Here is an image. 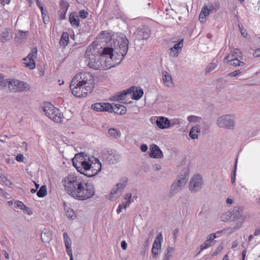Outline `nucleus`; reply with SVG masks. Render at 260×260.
<instances>
[{
  "label": "nucleus",
  "instance_id": "57",
  "mask_svg": "<svg viewBox=\"0 0 260 260\" xmlns=\"http://www.w3.org/2000/svg\"><path fill=\"white\" fill-rule=\"evenodd\" d=\"M223 248L222 246H219L217 247L216 251H215L213 253L214 255H217L219 252H220Z\"/></svg>",
  "mask_w": 260,
  "mask_h": 260
},
{
  "label": "nucleus",
  "instance_id": "5",
  "mask_svg": "<svg viewBox=\"0 0 260 260\" xmlns=\"http://www.w3.org/2000/svg\"><path fill=\"white\" fill-rule=\"evenodd\" d=\"M143 94V90L139 87L133 86L127 91L118 92L117 94L113 96L112 100L113 101H123L126 96H130L132 99L138 100L140 99Z\"/></svg>",
  "mask_w": 260,
  "mask_h": 260
},
{
  "label": "nucleus",
  "instance_id": "6",
  "mask_svg": "<svg viewBox=\"0 0 260 260\" xmlns=\"http://www.w3.org/2000/svg\"><path fill=\"white\" fill-rule=\"evenodd\" d=\"M90 161L89 158L86 160L82 156H76L73 159V165L78 172L86 175V173L89 172V168L90 166Z\"/></svg>",
  "mask_w": 260,
  "mask_h": 260
},
{
  "label": "nucleus",
  "instance_id": "3",
  "mask_svg": "<svg viewBox=\"0 0 260 260\" xmlns=\"http://www.w3.org/2000/svg\"><path fill=\"white\" fill-rule=\"evenodd\" d=\"M77 190L78 191L74 198L78 200H86L93 197L95 194L94 185L92 183L86 180H84L81 186Z\"/></svg>",
  "mask_w": 260,
  "mask_h": 260
},
{
  "label": "nucleus",
  "instance_id": "16",
  "mask_svg": "<svg viewBox=\"0 0 260 260\" xmlns=\"http://www.w3.org/2000/svg\"><path fill=\"white\" fill-rule=\"evenodd\" d=\"M151 34L150 29L146 26L138 28L136 31V35L139 40H147Z\"/></svg>",
  "mask_w": 260,
  "mask_h": 260
},
{
  "label": "nucleus",
  "instance_id": "59",
  "mask_svg": "<svg viewBox=\"0 0 260 260\" xmlns=\"http://www.w3.org/2000/svg\"><path fill=\"white\" fill-rule=\"evenodd\" d=\"M131 198H132L131 193H127L124 197V199L127 201H131Z\"/></svg>",
  "mask_w": 260,
  "mask_h": 260
},
{
  "label": "nucleus",
  "instance_id": "26",
  "mask_svg": "<svg viewBox=\"0 0 260 260\" xmlns=\"http://www.w3.org/2000/svg\"><path fill=\"white\" fill-rule=\"evenodd\" d=\"M162 80L166 86L171 87L173 86V81L171 76L166 71L162 73Z\"/></svg>",
  "mask_w": 260,
  "mask_h": 260
},
{
  "label": "nucleus",
  "instance_id": "19",
  "mask_svg": "<svg viewBox=\"0 0 260 260\" xmlns=\"http://www.w3.org/2000/svg\"><path fill=\"white\" fill-rule=\"evenodd\" d=\"M149 155L152 158H159L162 157V152L156 145L153 144L150 146Z\"/></svg>",
  "mask_w": 260,
  "mask_h": 260
},
{
  "label": "nucleus",
  "instance_id": "52",
  "mask_svg": "<svg viewBox=\"0 0 260 260\" xmlns=\"http://www.w3.org/2000/svg\"><path fill=\"white\" fill-rule=\"evenodd\" d=\"M229 218V215L227 214H224L221 216V219L222 221H225L228 220Z\"/></svg>",
  "mask_w": 260,
  "mask_h": 260
},
{
  "label": "nucleus",
  "instance_id": "33",
  "mask_svg": "<svg viewBox=\"0 0 260 260\" xmlns=\"http://www.w3.org/2000/svg\"><path fill=\"white\" fill-rule=\"evenodd\" d=\"M29 89V85L23 81H17V91H24Z\"/></svg>",
  "mask_w": 260,
  "mask_h": 260
},
{
  "label": "nucleus",
  "instance_id": "11",
  "mask_svg": "<svg viewBox=\"0 0 260 260\" xmlns=\"http://www.w3.org/2000/svg\"><path fill=\"white\" fill-rule=\"evenodd\" d=\"M117 49L118 50L116 51L117 57H115L116 58H115L116 59V63H119L127 53L128 50V40L126 39L123 40Z\"/></svg>",
  "mask_w": 260,
  "mask_h": 260
},
{
  "label": "nucleus",
  "instance_id": "30",
  "mask_svg": "<svg viewBox=\"0 0 260 260\" xmlns=\"http://www.w3.org/2000/svg\"><path fill=\"white\" fill-rule=\"evenodd\" d=\"M210 14V12L208 10V7L205 5L204 6L202 10L199 15V20L201 22L204 23L206 21V17H207Z\"/></svg>",
  "mask_w": 260,
  "mask_h": 260
},
{
  "label": "nucleus",
  "instance_id": "40",
  "mask_svg": "<svg viewBox=\"0 0 260 260\" xmlns=\"http://www.w3.org/2000/svg\"><path fill=\"white\" fill-rule=\"evenodd\" d=\"M67 217L69 219H75L76 215L73 210L72 209H68L66 212Z\"/></svg>",
  "mask_w": 260,
  "mask_h": 260
},
{
  "label": "nucleus",
  "instance_id": "34",
  "mask_svg": "<svg viewBox=\"0 0 260 260\" xmlns=\"http://www.w3.org/2000/svg\"><path fill=\"white\" fill-rule=\"evenodd\" d=\"M69 41V34L67 32L62 33L60 38L59 43L61 45L65 47L68 45Z\"/></svg>",
  "mask_w": 260,
  "mask_h": 260
},
{
  "label": "nucleus",
  "instance_id": "50",
  "mask_svg": "<svg viewBox=\"0 0 260 260\" xmlns=\"http://www.w3.org/2000/svg\"><path fill=\"white\" fill-rule=\"evenodd\" d=\"M240 73H241L240 71L239 70H236V71L231 73L230 75L231 77H236V76L239 75Z\"/></svg>",
  "mask_w": 260,
  "mask_h": 260
},
{
  "label": "nucleus",
  "instance_id": "22",
  "mask_svg": "<svg viewBox=\"0 0 260 260\" xmlns=\"http://www.w3.org/2000/svg\"><path fill=\"white\" fill-rule=\"evenodd\" d=\"M69 21L73 27L78 28L79 27L80 19L77 12H73L70 14Z\"/></svg>",
  "mask_w": 260,
  "mask_h": 260
},
{
  "label": "nucleus",
  "instance_id": "35",
  "mask_svg": "<svg viewBox=\"0 0 260 260\" xmlns=\"http://www.w3.org/2000/svg\"><path fill=\"white\" fill-rule=\"evenodd\" d=\"M162 240V237L161 233H159L156 238H155L154 242L153 244L152 247L154 249L156 248L157 249H160L161 248V242Z\"/></svg>",
  "mask_w": 260,
  "mask_h": 260
},
{
  "label": "nucleus",
  "instance_id": "53",
  "mask_svg": "<svg viewBox=\"0 0 260 260\" xmlns=\"http://www.w3.org/2000/svg\"><path fill=\"white\" fill-rule=\"evenodd\" d=\"M253 55L254 57H259L260 56V48L256 49L254 51Z\"/></svg>",
  "mask_w": 260,
  "mask_h": 260
},
{
  "label": "nucleus",
  "instance_id": "45",
  "mask_svg": "<svg viewBox=\"0 0 260 260\" xmlns=\"http://www.w3.org/2000/svg\"><path fill=\"white\" fill-rule=\"evenodd\" d=\"M3 182L7 186H10L12 184L11 182L9 179H8L7 177L3 175L2 178H1Z\"/></svg>",
  "mask_w": 260,
  "mask_h": 260
},
{
  "label": "nucleus",
  "instance_id": "24",
  "mask_svg": "<svg viewBox=\"0 0 260 260\" xmlns=\"http://www.w3.org/2000/svg\"><path fill=\"white\" fill-rule=\"evenodd\" d=\"M63 237L68 254L69 255H73L71 247L72 242L70 238L67 233H64L63 234Z\"/></svg>",
  "mask_w": 260,
  "mask_h": 260
},
{
  "label": "nucleus",
  "instance_id": "38",
  "mask_svg": "<svg viewBox=\"0 0 260 260\" xmlns=\"http://www.w3.org/2000/svg\"><path fill=\"white\" fill-rule=\"evenodd\" d=\"M242 57L234 58L233 60L229 61L227 62V63H229L230 65L233 66H242L245 64V63L243 61H240V59Z\"/></svg>",
  "mask_w": 260,
  "mask_h": 260
},
{
  "label": "nucleus",
  "instance_id": "13",
  "mask_svg": "<svg viewBox=\"0 0 260 260\" xmlns=\"http://www.w3.org/2000/svg\"><path fill=\"white\" fill-rule=\"evenodd\" d=\"M217 124L219 127L228 128H231L234 127V122L233 120L231 119V116L230 115L219 117L217 121Z\"/></svg>",
  "mask_w": 260,
  "mask_h": 260
},
{
  "label": "nucleus",
  "instance_id": "4",
  "mask_svg": "<svg viewBox=\"0 0 260 260\" xmlns=\"http://www.w3.org/2000/svg\"><path fill=\"white\" fill-rule=\"evenodd\" d=\"M42 108L46 115L50 119L57 123L62 122L64 119L63 113L59 109L54 107L51 103H44Z\"/></svg>",
  "mask_w": 260,
  "mask_h": 260
},
{
  "label": "nucleus",
  "instance_id": "2",
  "mask_svg": "<svg viewBox=\"0 0 260 260\" xmlns=\"http://www.w3.org/2000/svg\"><path fill=\"white\" fill-rule=\"evenodd\" d=\"M84 180L79 175L69 174L62 180L65 191L74 198Z\"/></svg>",
  "mask_w": 260,
  "mask_h": 260
},
{
  "label": "nucleus",
  "instance_id": "49",
  "mask_svg": "<svg viewBox=\"0 0 260 260\" xmlns=\"http://www.w3.org/2000/svg\"><path fill=\"white\" fill-rule=\"evenodd\" d=\"M236 168H237V163L236 162L235 164V170H234V174H233V175L232 176V178H231V181H232V184H234L235 182V176H236Z\"/></svg>",
  "mask_w": 260,
  "mask_h": 260
},
{
  "label": "nucleus",
  "instance_id": "27",
  "mask_svg": "<svg viewBox=\"0 0 260 260\" xmlns=\"http://www.w3.org/2000/svg\"><path fill=\"white\" fill-rule=\"evenodd\" d=\"M216 238V235L214 233L211 234L209 238L205 241V242L201 245V250H203L212 245V242Z\"/></svg>",
  "mask_w": 260,
  "mask_h": 260
},
{
  "label": "nucleus",
  "instance_id": "9",
  "mask_svg": "<svg viewBox=\"0 0 260 260\" xmlns=\"http://www.w3.org/2000/svg\"><path fill=\"white\" fill-rule=\"evenodd\" d=\"M38 50L37 47H34L28 55L22 60L24 67L33 70L36 67L35 59L37 57Z\"/></svg>",
  "mask_w": 260,
  "mask_h": 260
},
{
  "label": "nucleus",
  "instance_id": "60",
  "mask_svg": "<svg viewBox=\"0 0 260 260\" xmlns=\"http://www.w3.org/2000/svg\"><path fill=\"white\" fill-rule=\"evenodd\" d=\"M131 203V201H126L124 205H123V208L126 209Z\"/></svg>",
  "mask_w": 260,
  "mask_h": 260
},
{
  "label": "nucleus",
  "instance_id": "62",
  "mask_svg": "<svg viewBox=\"0 0 260 260\" xmlns=\"http://www.w3.org/2000/svg\"><path fill=\"white\" fill-rule=\"evenodd\" d=\"M122 208H123V204H120L118 206V209H117V213L118 214H119L121 212Z\"/></svg>",
  "mask_w": 260,
  "mask_h": 260
},
{
  "label": "nucleus",
  "instance_id": "64",
  "mask_svg": "<svg viewBox=\"0 0 260 260\" xmlns=\"http://www.w3.org/2000/svg\"><path fill=\"white\" fill-rule=\"evenodd\" d=\"M226 202L228 204H231L233 203V201L231 199L228 198L226 200Z\"/></svg>",
  "mask_w": 260,
  "mask_h": 260
},
{
  "label": "nucleus",
  "instance_id": "17",
  "mask_svg": "<svg viewBox=\"0 0 260 260\" xmlns=\"http://www.w3.org/2000/svg\"><path fill=\"white\" fill-rule=\"evenodd\" d=\"M104 158L110 164H114L118 159L119 155L115 151L113 152L112 150H108L104 153Z\"/></svg>",
  "mask_w": 260,
  "mask_h": 260
},
{
  "label": "nucleus",
  "instance_id": "42",
  "mask_svg": "<svg viewBox=\"0 0 260 260\" xmlns=\"http://www.w3.org/2000/svg\"><path fill=\"white\" fill-rule=\"evenodd\" d=\"M219 8V5L218 4L214 3L211 4L209 6L208 10L210 12L217 11Z\"/></svg>",
  "mask_w": 260,
  "mask_h": 260
},
{
  "label": "nucleus",
  "instance_id": "31",
  "mask_svg": "<svg viewBox=\"0 0 260 260\" xmlns=\"http://www.w3.org/2000/svg\"><path fill=\"white\" fill-rule=\"evenodd\" d=\"M69 4L63 3L60 5L59 17L60 20H63L66 18V13L69 8Z\"/></svg>",
  "mask_w": 260,
  "mask_h": 260
},
{
  "label": "nucleus",
  "instance_id": "18",
  "mask_svg": "<svg viewBox=\"0 0 260 260\" xmlns=\"http://www.w3.org/2000/svg\"><path fill=\"white\" fill-rule=\"evenodd\" d=\"M92 108L96 111H112V106L109 103H95L92 105Z\"/></svg>",
  "mask_w": 260,
  "mask_h": 260
},
{
  "label": "nucleus",
  "instance_id": "48",
  "mask_svg": "<svg viewBox=\"0 0 260 260\" xmlns=\"http://www.w3.org/2000/svg\"><path fill=\"white\" fill-rule=\"evenodd\" d=\"M46 233H42L41 234V239L43 242L46 243L50 240V237H48L47 239H45V237L46 236Z\"/></svg>",
  "mask_w": 260,
  "mask_h": 260
},
{
  "label": "nucleus",
  "instance_id": "29",
  "mask_svg": "<svg viewBox=\"0 0 260 260\" xmlns=\"http://www.w3.org/2000/svg\"><path fill=\"white\" fill-rule=\"evenodd\" d=\"M12 38L11 31L6 29L0 34V41L5 43L10 40Z\"/></svg>",
  "mask_w": 260,
  "mask_h": 260
},
{
  "label": "nucleus",
  "instance_id": "32",
  "mask_svg": "<svg viewBox=\"0 0 260 260\" xmlns=\"http://www.w3.org/2000/svg\"><path fill=\"white\" fill-rule=\"evenodd\" d=\"M17 208L23 211L24 213L27 215H31L32 213L31 209L26 207L24 204L17 201Z\"/></svg>",
  "mask_w": 260,
  "mask_h": 260
},
{
  "label": "nucleus",
  "instance_id": "37",
  "mask_svg": "<svg viewBox=\"0 0 260 260\" xmlns=\"http://www.w3.org/2000/svg\"><path fill=\"white\" fill-rule=\"evenodd\" d=\"M200 130L198 126H195L192 127L189 132V136L193 139L198 138L199 133H200Z\"/></svg>",
  "mask_w": 260,
  "mask_h": 260
},
{
  "label": "nucleus",
  "instance_id": "20",
  "mask_svg": "<svg viewBox=\"0 0 260 260\" xmlns=\"http://www.w3.org/2000/svg\"><path fill=\"white\" fill-rule=\"evenodd\" d=\"M188 173H187L183 177L180 178L177 182L174 183L172 186V189L175 190H179L182 186H184L188 180Z\"/></svg>",
  "mask_w": 260,
  "mask_h": 260
},
{
  "label": "nucleus",
  "instance_id": "12",
  "mask_svg": "<svg viewBox=\"0 0 260 260\" xmlns=\"http://www.w3.org/2000/svg\"><path fill=\"white\" fill-rule=\"evenodd\" d=\"M16 86L14 80H10V79H4V76L0 73V89H4L8 86L10 91L15 92V86Z\"/></svg>",
  "mask_w": 260,
  "mask_h": 260
},
{
  "label": "nucleus",
  "instance_id": "47",
  "mask_svg": "<svg viewBox=\"0 0 260 260\" xmlns=\"http://www.w3.org/2000/svg\"><path fill=\"white\" fill-rule=\"evenodd\" d=\"M199 118L196 116H189L187 117V120L189 122L197 121Z\"/></svg>",
  "mask_w": 260,
  "mask_h": 260
},
{
  "label": "nucleus",
  "instance_id": "44",
  "mask_svg": "<svg viewBox=\"0 0 260 260\" xmlns=\"http://www.w3.org/2000/svg\"><path fill=\"white\" fill-rule=\"evenodd\" d=\"M79 16L82 19H85L88 16V13L84 10H80L79 12Z\"/></svg>",
  "mask_w": 260,
  "mask_h": 260
},
{
  "label": "nucleus",
  "instance_id": "36",
  "mask_svg": "<svg viewBox=\"0 0 260 260\" xmlns=\"http://www.w3.org/2000/svg\"><path fill=\"white\" fill-rule=\"evenodd\" d=\"M127 181H125L123 183L120 184L119 183L117 185V188L116 190H114L111 192V196L112 197H114V195L119 191L120 192V194L121 193V191L125 188L126 185Z\"/></svg>",
  "mask_w": 260,
  "mask_h": 260
},
{
  "label": "nucleus",
  "instance_id": "61",
  "mask_svg": "<svg viewBox=\"0 0 260 260\" xmlns=\"http://www.w3.org/2000/svg\"><path fill=\"white\" fill-rule=\"evenodd\" d=\"M27 31H25V32H23L22 31H19V34H17V35H19L20 36L23 35V37L25 38L27 36Z\"/></svg>",
  "mask_w": 260,
  "mask_h": 260
},
{
  "label": "nucleus",
  "instance_id": "28",
  "mask_svg": "<svg viewBox=\"0 0 260 260\" xmlns=\"http://www.w3.org/2000/svg\"><path fill=\"white\" fill-rule=\"evenodd\" d=\"M112 111H113L114 113L117 114L123 115L125 114L126 112V109L122 105L115 104L114 106H112Z\"/></svg>",
  "mask_w": 260,
  "mask_h": 260
},
{
  "label": "nucleus",
  "instance_id": "56",
  "mask_svg": "<svg viewBox=\"0 0 260 260\" xmlns=\"http://www.w3.org/2000/svg\"><path fill=\"white\" fill-rule=\"evenodd\" d=\"M121 246L123 250H125L127 247V243L125 241H122L121 243Z\"/></svg>",
  "mask_w": 260,
  "mask_h": 260
},
{
  "label": "nucleus",
  "instance_id": "54",
  "mask_svg": "<svg viewBox=\"0 0 260 260\" xmlns=\"http://www.w3.org/2000/svg\"><path fill=\"white\" fill-rule=\"evenodd\" d=\"M159 249H157L156 248L154 249L153 247L152 248V253L153 256L155 257L158 253Z\"/></svg>",
  "mask_w": 260,
  "mask_h": 260
},
{
  "label": "nucleus",
  "instance_id": "7",
  "mask_svg": "<svg viewBox=\"0 0 260 260\" xmlns=\"http://www.w3.org/2000/svg\"><path fill=\"white\" fill-rule=\"evenodd\" d=\"M114 50L111 47L104 48L102 52L100 53L101 59H103L106 64H111V67L114 66L116 63L115 57H117L116 51L114 53Z\"/></svg>",
  "mask_w": 260,
  "mask_h": 260
},
{
  "label": "nucleus",
  "instance_id": "55",
  "mask_svg": "<svg viewBox=\"0 0 260 260\" xmlns=\"http://www.w3.org/2000/svg\"><path fill=\"white\" fill-rule=\"evenodd\" d=\"M148 149V147L146 144H142L141 146V150L142 152H146Z\"/></svg>",
  "mask_w": 260,
  "mask_h": 260
},
{
  "label": "nucleus",
  "instance_id": "63",
  "mask_svg": "<svg viewBox=\"0 0 260 260\" xmlns=\"http://www.w3.org/2000/svg\"><path fill=\"white\" fill-rule=\"evenodd\" d=\"M260 235V228L256 229L254 233V236H258Z\"/></svg>",
  "mask_w": 260,
  "mask_h": 260
},
{
  "label": "nucleus",
  "instance_id": "43",
  "mask_svg": "<svg viewBox=\"0 0 260 260\" xmlns=\"http://www.w3.org/2000/svg\"><path fill=\"white\" fill-rule=\"evenodd\" d=\"M36 4H37V6L38 7V8L40 9V10L41 11V14H42L43 19H44V15H45V13L44 11L43 5H42L41 2L40 1V0H36Z\"/></svg>",
  "mask_w": 260,
  "mask_h": 260
},
{
  "label": "nucleus",
  "instance_id": "1",
  "mask_svg": "<svg viewBox=\"0 0 260 260\" xmlns=\"http://www.w3.org/2000/svg\"><path fill=\"white\" fill-rule=\"evenodd\" d=\"M93 75L88 72L77 74L72 79L70 88L72 94L77 98H85L91 93L95 87Z\"/></svg>",
  "mask_w": 260,
  "mask_h": 260
},
{
  "label": "nucleus",
  "instance_id": "10",
  "mask_svg": "<svg viewBox=\"0 0 260 260\" xmlns=\"http://www.w3.org/2000/svg\"><path fill=\"white\" fill-rule=\"evenodd\" d=\"M90 168H89V172L86 173V176L91 177L96 175L99 172L101 171L102 169V164L100 160L94 157H92L89 158Z\"/></svg>",
  "mask_w": 260,
  "mask_h": 260
},
{
  "label": "nucleus",
  "instance_id": "46",
  "mask_svg": "<svg viewBox=\"0 0 260 260\" xmlns=\"http://www.w3.org/2000/svg\"><path fill=\"white\" fill-rule=\"evenodd\" d=\"M216 67V64L215 63L212 62L209 64V66L206 68V72L209 73L211 71L213 70Z\"/></svg>",
  "mask_w": 260,
  "mask_h": 260
},
{
  "label": "nucleus",
  "instance_id": "25",
  "mask_svg": "<svg viewBox=\"0 0 260 260\" xmlns=\"http://www.w3.org/2000/svg\"><path fill=\"white\" fill-rule=\"evenodd\" d=\"M183 47V40L175 44L173 47L170 48V56H177L179 50Z\"/></svg>",
  "mask_w": 260,
  "mask_h": 260
},
{
  "label": "nucleus",
  "instance_id": "58",
  "mask_svg": "<svg viewBox=\"0 0 260 260\" xmlns=\"http://www.w3.org/2000/svg\"><path fill=\"white\" fill-rule=\"evenodd\" d=\"M240 31L242 35L244 37H247V36H248V34L245 30H243L242 28H240Z\"/></svg>",
  "mask_w": 260,
  "mask_h": 260
},
{
  "label": "nucleus",
  "instance_id": "23",
  "mask_svg": "<svg viewBox=\"0 0 260 260\" xmlns=\"http://www.w3.org/2000/svg\"><path fill=\"white\" fill-rule=\"evenodd\" d=\"M236 57H242V53L238 49H234L224 57V60L227 63L233 60L234 58Z\"/></svg>",
  "mask_w": 260,
  "mask_h": 260
},
{
  "label": "nucleus",
  "instance_id": "21",
  "mask_svg": "<svg viewBox=\"0 0 260 260\" xmlns=\"http://www.w3.org/2000/svg\"><path fill=\"white\" fill-rule=\"evenodd\" d=\"M156 125L161 129H165L170 126V122L167 118L158 117L156 120Z\"/></svg>",
  "mask_w": 260,
  "mask_h": 260
},
{
  "label": "nucleus",
  "instance_id": "14",
  "mask_svg": "<svg viewBox=\"0 0 260 260\" xmlns=\"http://www.w3.org/2000/svg\"><path fill=\"white\" fill-rule=\"evenodd\" d=\"M202 177L199 175H194L189 183L190 189L192 191L198 190L202 187Z\"/></svg>",
  "mask_w": 260,
  "mask_h": 260
},
{
  "label": "nucleus",
  "instance_id": "51",
  "mask_svg": "<svg viewBox=\"0 0 260 260\" xmlns=\"http://www.w3.org/2000/svg\"><path fill=\"white\" fill-rule=\"evenodd\" d=\"M24 158V157L22 154H17V161L23 162Z\"/></svg>",
  "mask_w": 260,
  "mask_h": 260
},
{
  "label": "nucleus",
  "instance_id": "39",
  "mask_svg": "<svg viewBox=\"0 0 260 260\" xmlns=\"http://www.w3.org/2000/svg\"><path fill=\"white\" fill-rule=\"evenodd\" d=\"M47 188L45 185H42L38 191L37 194L39 198H43L47 194Z\"/></svg>",
  "mask_w": 260,
  "mask_h": 260
},
{
  "label": "nucleus",
  "instance_id": "15",
  "mask_svg": "<svg viewBox=\"0 0 260 260\" xmlns=\"http://www.w3.org/2000/svg\"><path fill=\"white\" fill-rule=\"evenodd\" d=\"M98 47V44L95 42L92 43L87 48L85 54V57L86 58L98 57L99 54Z\"/></svg>",
  "mask_w": 260,
  "mask_h": 260
},
{
  "label": "nucleus",
  "instance_id": "41",
  "mask_svg": "<svg viewBox=\"0 0 260 260\" xmlns=\"http://www.w3.org/2000/svg\"><path fill=\"white\" fill-rule=\"evenodd\" d=\"M108 133L111 137L114 138H118L120 135V132L115 128H110L108 130Z\"/></svg>",
  "mask_w": 260,
  "mask_h": 260
},
{
  "label": "nucleus",
  "instance_id": "8",
  "mask_svg": "<svg viewBox=\"0 0 260 260\" xmlns=\"http://www.w3.org/2000/svg\"><path fill=\"white\" fill-rule=\"evenodd\" d=\"M88 66L89 68L95 70H106L111 68V64H106L101 57H88Z\"/></svg>",
  "mask_w": 260,
  "mask_h": 260
}]
</instances>
